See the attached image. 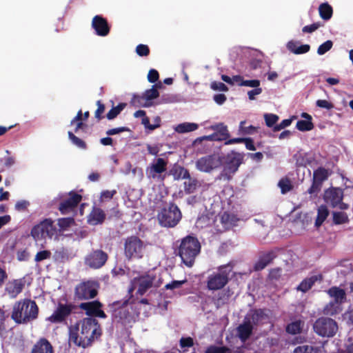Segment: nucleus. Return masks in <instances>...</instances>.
<instances>
[{
	"label": "nucleus",
	"instance_id": "obj_1",
	"mask_svg": "<svg viewBox=\"0 0 353 353\" xmlns=\"http://www.w3.org/2000/svg\"><path fill=\"white\" fill-rule=\"evenodd\" d=\"M101 335V329L98 321L92 317L84 318L79 324L69 329V341L78 347L83 348Z\"/></svg>",
	"mask_w": 353,
	"mask_h": 353
},
{
	"label": "nucleus",
	"instance_id": "obj_2",
	"mask_svg": "<svg viewBox=\"0 0 353 353\" xmlns=\"http://www.w3.org/2000/svg\"><path fill=\"white\" fill-rule=\"evenodd\" d=\"M39 311V307L34 301L23 299L13 305L11 319L17 324H28L37 319Z\"/></svg>",
	"mask_w": 353,
	"mask_h": 353
},
{
	"label": "nucleus",
	"instance_id": "obj_3",
	"mask_svg": "<svg viewBox=\"0 0 353 353\" xmlns=\"http://www.w3.org/2000/svg\"><path fill=\"white\" fill-rule=\"evenodd\" d=\"M179 241L180 243L177 248L178 255L185 266L192 268L201 252V243L193 234L187 235Z\"/></svg>",
	"mask_w": 353,
	"mask_h": 353
},
{
	"label": "nucleus",
	"instance_id": "obj_4",
	"mask_svg": "<svg viewBox=\"0 0 353 353\" xmlns=\"http://www.w3.org/2000/svg\"><path fill=\"white\" fill-rule=\"evenodd\" d=\"M232 267L229 265H221L216 272L209 274L206 280V288L210 291L223 289L230 280V273Z\"/></svg>",
	"mask_w": 353,
	"mask_h": 353
},
{
	"label": "nucleus",
	"instance_id": "obj_5",
	"mask_svg": "<svg viewBox=\"0 0 353 353\" xmlns=\"http://www.w3.org/2000/svg\"><path fill=\"white\" fill-rule=\"evenodd\" d=\"M243 161L244 154L243 153L234 150L228 153L224 158L223 168L219 176V179L230 181Z\"/></svg>",
	"mask_w": 353,
	"mask_h": 353
},
{
	"label": "nucleus",
	"instance_id": "obj_6",
	"mask_svg": "<svg viewBox=\"0 0 353 353\" xmlns=\"http://www.w3.org/2000/svg\"><path fill=\"white\" fill-rule=\"evenodd\" d=\"M128 302L129 299L112 303L114 319L123 326L130 325L132 323L135 322L132 307L128 305Z\"/></svg>",
	"mask_w": 353,
	"mask_h": 353
},
{
	"label": "nucleus",
	"instance_id": "obj_7",
	"mask_svg": "<svg viewBox=\"0 0 353 353\" xmlns=\"http://www.w3.org/2000/svg\"><path fill=\"white\" fill-rule=\"evenodd\" d=\"M181 212L178 206L170 203L168 207H165L158 214V219L161 226L173 228L176 226L181 219Z\"/></svg>",
	"mask_w": 353,
	"mask_h": 353
},
{
	"label": "nucleus",
	"instance_id": "obj_8",
	"mask_svg": "<svg viewBox=\"0 0 353 353\" xmlns=\"http://www.w3.org/2000/svg\"><path fill=\"white\" fill-rule=\"evenodd\" d=\"M144 250V243L138 236H130L125 240L124 255L128 260L141 259Z\"/></svg>",
	"mask_w": 353,
	"mask_h": 353
},
{
	"label": "nucleus",
	"instance_id": "obj_9",
	"mask_svg": "<svg viewBox=\"0 0 353 353\" xmlns=\"http://www.w3.org/2000/svg\"><path fill=\"white\" fill-rule=\"evenodd\" d=\"M30 234L35 241L52 239L57 234V228L51 219H45L32 228Z\"/></svg>",
	"mask_w": 353,
	"mask_h": 353
},
{
	"label": "nucleus",
	"instance_id": "obj_10",
	"mask_svg": "<svg viewBox=\"0 0 353 353\" xmlns=\"http://www.w3.org/2000/svg\"><path fill=\"white\" fill-rule=\"evenodd\" d=\"M99 288V285L97 281H82L74 288V298L79 301L94 299L98 294Z\"/></svg>",
	"mask_w": 353,
	"mask_h": 353
},
{
	"label": "nucleus",
	"instance_id": "obj_11",
	"mask_svg": "<svg viewBox=\"0 0 353 353\" xmlns=\"http://www.w3.org/2000/svg\"><path fill=\"white\" fill-rule=\"evenodd\" d=\"M77 309V305L72 303L59 302L53 313L46 319V321L52 323H63Z\"/></svg>",
	"mask_w": 353,
	"mask_h": 353
},
{
	"label": "nucleus",
	"instance_id": "obj_12",
	"mask_svg": "<svg viewBox=\"0 0 353 353\" xmlns=\"http://www.w3.org/2000/svg\"><path fill=\"white\" fill-rule=\"evenodd\" d=\"M314 330L319 336L332 337L336 333V322L328 317L319 318L314 323Z\"/></svg>",
	"mask_w": 353,
	"mask_h": 353
},
{
	"label": "nucleus",
	"instance_id": "obj_13",
	"mask_svg": "<svg viewBox=\"0 0 353 353\" xmlns=\"http://www.w3.org/2000/svg\"><path fill=\"white\" fill-rule=\"evenodd\" d=\"M168 162L163 158H158L154 163L146 168L145 173L148 179L163 182L165 175H163L167 170Z\"/></svg>",
	"mask_w": 353,
	"mask_h": 353
},
{
	"label": "nucleus",
	"instance_id": "obj_14",
	"mask_svg": "<svg viewBox=\"0 0 353 353\" xmlns=\"http://www.w3.org/2000/svg\"><path fill=\"white\" fill-rule=\"evenodd\" d=\"M108 259V254L102 250H94L86 255L84 259L85 264L91 269L102 268Z\"/></svg>",
	"mask_w": 353,
	"mask_h": 353
},
{
	"label": "nucleus",
	"instance_id": "obj_15",
	"mask_svg": "<svg viewBox=\"0 0 353 353\" xmlns=\"http://www.w3.org/2000/svg\"><path fill=\"white\" fill-rule=\"evenodd\" d=\"M221 163L220 157L215 154L206 155L197 159L196 168L203 172H210L217 168Z\"/></svg>",
	"mask_w": 353,
	"mask_h": 353
},
{
	"label": "nucleus",
	"instance_id": "obj_16",
	"mask_svg": "<svg viewBox=\"0 0 353 353\" xmlns=\"http://www.w3.org/2000/svg\"><path fill=\"white\" fill-rule=\"evenodd\" d=\"M82 196L75 192L71 191L69 197L62 201L59 206V210L62 214H66L72 212L81 201Z\"/></svg>",
	"mask_w": 353,
	"mask_h": 353
},
{
	"label": "nucleus",
	"instance_id": "obj_17",
	"mask_svg": "<svg viewBox=\"0 0 353 353\" xmlns=\"http://www.w3.org/2000/svg\"><path fill=\"white\" fill-rule=\"evenodd\" d=\"M159 92L156 85H152L151 89L146 90L143 95H134L132 103L137 106L149 107L151 105L150 101L158 98Z\"/></svg>",
	"mask_w": 353,
	"mask_h": 353
},
{
	"label": "nucleus",
	"instance_id": "obj_18",
	"mask_svg": "<svg viewBox=\"0 0 353 353\" xmlns=\"http://www.w3.org/2000/svg\"><path fill=\"white\" fill-rule=\"evenodd\" d=\"M102 307V303L99 301L81 303L79 305V308L84 310L86 315L105 319L106 314L101 310Z\"/></svg>",
	"mask_w": 353,
	"mask_h": 353
},
{
	"label": "nucleus",
	"instance_id": "obj_19",
	"mask_svg": "<svg viewBox=\"0 0 353 353\" xmlns=\"http://www.w3.org/2000/svg\"><path fill=\"white\" fill-rule=\"evenodd\" d=\"M343 190L340 188H330L327 189L323 195V199L326 203L336 208L343 201Z\"/></svg>",
	"mask_w": 353,
	"mask_h": 353
},
{
	"label": "nucleus",
	"instance_id": "obj_20",
	"mask_svg": "<svg viewBox=\"0 0 353 353\" xmlns=\"http://www.w3.org/2000/svg\"><path fill=\"white\" fill-rule=\"evenodd\" d=\"M92 28L97 35L100 37L107 36L110 31V27L107 19L101 15H96L92 20Z\"/></svg>",
	"mask_w": 353,
	"mask_h": 353
},
{
	"label": "nucleus",
	"instance_id": "obj_21",
	"mask_svg": "<svg viewBox=\"0 0 353 353\" xmlns=\"http://www.w3.org/2000/svg\"><path fill=\"white\" fill-rule=\"evenodd\" d=\"M154 280V277L148 274L134 278L133 283L138 285L137 293L141 296L143 295L150 288L152 287Z\"/></svg>",
	"mask_w": 353,
	"mask_h": 353
},
{
	"label": "nucleus",
	"instance_id": "obj_22",
	"mask_svg": "<svg viewBox=\"0 0 353 353\" xmlns=\"http://www.w3.org/2000/svg\"><path fill=\"white\" fill-rule=\"evenodd\" d=\"M237 336L242 342H245L252 335L253 325L250 319H245L243 323L240 324L237 328Z\"/></svg>",
	"mask_w": 353,
	"mask_h": 353
},
{
	"label": "nucleus",
	"instance_id": "obj_23",
	"mask_svg": "<svg viewBox=\"0 0 353 353\" xmlns=\"http://www.w3.org/2000/svg\"><path fill=\"white\" fill-rule=\"evenodd\" d=\"M276 254L274 251H269L261 255L258 261L255 263L254 269L255 271H261L263 270L268 265L271 263Z\"/></svg>",
	"mask_w": 353,
	"mask_h": 353
},
{
	"label": "nucleus",
	"instance_id": "obj_24",
	"mask_svg": "<svg viewBox=\"0 0 353 353\" xmlns=\"http://www.w3.org/2000/svg\"><path fill=\"white\" fill-rule=\"evenodd\" d=\"M105 219L104 211L97 207H93L90 213L88 216V222L92 225L102 224Z\"/></svg>",
	"mask_w": 353,
	"mask_h": 353
},
{
	"label": "nucleus",
	"instance_id": "obj_25",
	"mask_svg": "<svg viewBox=\"0 0 353 353\" xmlns=\"http://www.w3.org/2000/svg\"><path fill=\"white\" fill-rule=\"evenodd\" d=\"M323 277L321 274L313 275L310 277L305 278L300 283V284L296 288V290L298 291H301L303 293H305L312 288V286L315 284L316 281L321 282L323 281Z\"/></svg>",
	"mask_w": 353,
	"mask_h": 353
},
{
	"label": "nucleus",
	"instance_id": "obj_26",
	"mask_svg": "<svg viewBox=\"0 0 353 353\" xmlns=\"http://www.w3.org/2000/svg\"><path fill=\"white\" fill-rule=\"evenodd\" d=\"M31 353H54V349L47 339L41 338L34 345Z\"/></svg>",
	"mask_w": 353,
	"mask_h": 353
},
{
	"label": "nucleus",
	"instance_id": "obj_27",
	"mask_svg": "<svg viewBox=\"0 0 353 353\" xmlns=\"http://www.w3.org/2000/svg\"><path fill=\"white\" fill-rule=\"evenodd\" d=\"M294 159L296 161L297 167H306L307 165H312L315 161V157L313 154L310 153L298 152L294 155Z\"/></svg>",
	"mask_w": 353,
	"mask_h": 353
},
{
	"label": "nucleus",
	"instance_id": "obj_28",
	"mask_svg": "<svg viewBox=\"0 0 353 353\" xmlns=\"http://www.w3.org/2000/svg\"><path fill=\"white\" fill-rule=\"evenodd\" d=\"M23 287L24 283L21 280H14L7 284L6 292L10 298L14 299L22 292Z\"/></svg>",
	"mask_w": 353,
	"mask_h": 353
},
{
	"label": "nucleus",
	"instance_id": "obj_29",
	"mask_svg": "<svg viewBox=\"0 0 353 353\" xmlns=\"http://www.w3.org/2000/svg\"><path fill=\"white\" fill-rule=\"evenodd\" d=\"M327 294L333 298L336 304H341L346 301V293L345 290L336 286H332L327 291Z\"/></svg>",
	"mask_w": 353,
	"mask_h": 353
},
{
	"label": "nucleus",
	"instance_id": "obj_30",
	"mask_svg": "<svg viewBox=\"0 0 353 353\" xmlns=\"http://www.w3.org/2000/svg\"><path fill=\"white\" fill-rule=\"evenodd\" d=\"M211 128L215 131L214 134L216 138H217V141H226L230 137L228 127L223 123L214 125L211 127Z\"/></svg>",
	"mask_w": 353,
	"mask_h": 353
},
{
	"label": "nucleus",
	"instance_id": "obj_31",
	"mask_svg": "<svg viewBox=\"0 0 353 353\" xmlns=\"http://www.w3.org/2000/svg\"><path fill=\"white\" fill-rule=\"evenodd\" d=\"M186 179L188 181H185L183 183V189L186 194H190L195 192L201 186L199 181L194 177H191L190 176V178H187Z\"/></svg>",
	"mask_w": 353,
	"mask_h": 353
},
{
	"label": "nucleus",
	"instance_id": "obj_32",
	"mask_svg": "<svg viewBox=\"0 0 353 353\" xmlns=\"http://www.w3.org/2000/svg\"><path fill=\"white\" fill-rule=\"evenodd\" d=\"M330 214V211L325 205H321L317 209V215L315 219L314 225L319 228L326 220Z\"/></svg>",
	"mask_w": 353,
	"mask_h": 353
},
{
	"label": "nucleus",
	"instance_id": "obj_33",
	"mask_svg": "<svg viewBox=\"0 0 353 353\" xmlns=\"http://www.w3.org/2000/svg\"><path fill=\"white\" fill-rule=\"evenodd\" d=\"M268 319L265 309H255L252 311L251 315V323L254 325H259L263 323V321Z\"/></svg>",
	"mask_w": 353,
	"mask_h": 353
},
{
	"label": "nucleus",
	"instance_id": "obj_34",
	"mask_svg": "<svg viewBox=\"0 0 353 353\" xmlns=\"http://www.w3.org/2000/svg\"><path fill=\"white\" fill-rule=\"evenodd\" d=\"M170 174L173 176L174 180H180L190 178V174L184 167L177 165L170 170Z\"/></svg>",
	"mask_w": 353,
	"mask_h": 353
},
{
	"label": "nucleus",
	"instance_id": "obj_35",
	"mask_svg": "<svg viewBox=\"0 0 353 353\" xmlns=\"http://www.w3.org/2000/svg\"><path fill=\"white\" fill-rule=\"evenodd\" d=\"M319 12L322 19L327 21L332 17L333 9L327 2H325L320 4L319 7Z\"/></svg>",
	"mask_w": 353,
	"mask_h": 353
},
{
	"label": "nucleus",
	"instance_id": "obj_36",
	"mask_svg": "<svg viewBox=\"0 0 353 353\" xmlns=\"http://www.w3.org/2000/svg\"><path fill=\"white\" fill-rule=\"evenodd\" d=\"M304 325V322L301 320H296L287 325L285 331L288 334L294 335L299 334L302 332Z\"/></svg>",
	"mask_w": 353,
	"mask_h": 353
},
{
	"label": "nucleus",
	"instance_id": "obj_37",
	"mask_svg": "<svg viewBox=\"0 0 353 353\" xmlns=\"http://www.w3.org/2000/svg\"><path fill=\"white\" fill-rule=\"evenodd\" d=\"M237 221L238 219L235 215L227 212H224L221 216V222L225 228H229L230 227L234 225Z\"/></svg>",
	"mask_w": 353,
	"mask_h": 353
},
{
	"label": "nucleus",
	"instance_id": "obj_38",
	"mask_svg": "<svg viewBox=\"0 0 353 353\" xmlns=\"http://www.w3.org/2000/svg\"><path fill=\"white\" fill-rule=\"evenodd\" d=\"M199 128L198 124L194 123H180L175 128V131L178 133H186L193 132Z\"/></svg>",
	"mask_w": 353,
	"mask_h": 353
},
{
	"label": "nucleus",
	"instance_id": "obj_39",
	"mask_svg": "<svg viewBox=\"0 0 353 353\" xmlns=\"http://www.w3.org/2000/svg\"><path fill=\"white\" fill-rule=\"evenodd\" d=\"M332 220L334 225L345 224L350 221L347 214L344 212H333Z\"/></svg>",
	"mask_w": 353,
	"mask_h": 353
},
{
	"label": "nucleus",
	"instance_id": "obj_40",
	"mask_svg": "<svg viewBox=\"0 0 353 353\" xmlns=\"http://www.w3.org/2000/svg\"><path fill=\"white\" fill-rule=\"evenodd\" d=\"M327 177V170L324 168L320 167L314 171L312 179L323 184V182L325 181Z\"/></svg>",
	"mask_w": 353,
	"mask_h": 353
},
{
	"label": "nucleus",
	"instance_id": "obj_41",
	"mask_svg": "<svg viewBox=\"0 0 353 353\" xmlns=\"http://www.w3.org/2000/svg\"><path fill=\"white\" fill-rule=\"evenodd\" d=\"M125 103H121L117 106L113 107L106 114V117L108 120H112L115 119L121 112L125 108Z\"/></svg>",
	"mask_w": 353,
	"mask_h": 353
},
{
	"label": "nucleus",
	"instance_id": "obj_42",
	"mask_svg": "<svg viewBox=\"0 0 353 353\" xmlns=\"http://www.w3.org/2000/svg\"><path fill=\"white\" fill-rule=\"evenodd\" d=\"M155 122L156 123L154 124H150V119L147 116H145L144 118H142L141 121V123L145 126V128L151 131L161 126V118L159 117H157L155 118Z\"/></svg>",
	"mask_w": 353,
	"mask_h": 353
},
{
	"label": "nucleus",
	"instance_id": "obj_43",
	"mask_svg": "<svg viewBox=\"0 0 353 353\" xmlns=\"http://www.w3.org/2000/svg\"><path fill=\"white\" fill-rule=\"evenodd\" d=\"M296 128L301 131H310L314 128V124L312 121L299 120L296 125Z\"/></svg>",
	"mask_w": 353,
	"mask_h": 353
},
{
	"label": "nucleus",
	"instance_id": "obj_44",
	"mask_svg": "<svg viewBox=\"0 0 353 353\" xmlns=\"http://www.w3.org/2000/svg\"><path fill=\"white\" fill-rule=\"evenodd\" d=\"M68 137L71 142L75 145L77 147L81 148V149H86L87 145L84 141L81 139L80 138L75 136L72 132L69 131L68 133Z\"/></svg>",
	"mask_w": 353,
	"mask_h": 353
},
{
	"label": "nucleus",
	"instance_id": "obj_45",
	"mask_svg": "<svg viewBox=\"0 0 353 353\" xmlns=\"http://www.w3.org/2000/svg\"><path fill=\"white\" fill-rule=\"evenodd\" d=\"M265 125L269 128H273L279 119L278 115L274 114L267 113L264 114Z\"/></svg>",
	"mask_w": 353,
	"mask_h": 353
},
{
	"label": "nucleus",
	"instance_id": "obj_46",
	"mask_svg": "<svg viewBox=\"0 0 353 353\" xmlns=\"http://www.w3.org/2000/svg\"><path fill=\"white\" fill-rule=\"evenodd\" d=\"M293 353H318V349L312 345H303L296 347Z\"/></svg>",
	"mask_w": 353,
	"mask_h": 353
},
{
	"label": "nucleus",
	"instance_id": "obj_47",
	"mask_svg": "<svg viewBox=\"0 0 353 353\" xmlns=\"http://www.w3.org/2000/svg\"><path fill=\"white\" fill-rule=\"evenodd\" d=\"M245 121H242L239 124V132L243 134H252L256 131V128L254 125L245 126Z\"/></svg>",
	"mask_w": 353,
	"mask_h": 353
},
{
	"label": "nucleus",
	"instance_id": "obj_48",
	"mask_svg": "<svg viewBox=\"0 0 353 353\" xmlns=\"http://www.w3.org/2000/svg\"><path fill=\"white\" fill-rule=\"evenodd\" d=\"M323 313L325 315L334 316L338 313V308L336 304L333 302H330L325 305L323 309Z\"/></svg>",
	"mask_w": 353,
	"mask_h": 353
},
{
	"label": "nucleus",
	"instance_id": "obj_49",
	"mask_svg": "<svg viewBox=\"0 0 353 353\" xmlns=\"http://www.w3.org/2000/svg\"><path fill=\"white\" fill-rule=\"evenodd\" d=\"M333 46V42L331 40H327L321 45H320L317 49V53L319 55H323L328 52Z\"/></svg>",
	"mask_w": 353,
	"mask_h": 353
},
{
	"label": "nucleus",
	"instance_id": "obj_50",
	"mask_svg": "<svg viewBox=\"0 0 353 353\" xmlns=\"http://www.w3.org/2000/svg\"><path fill=\"white\" fill-rule=\"evenodd\" d=\"M97 109L96 110V111L94 112V117L98 121H100L103 118H104V117L103 116V114L105 112V105L100 100L97 101Z\"/></svg>",
	"mask_w": 353,
	"mask_h": 353
},
{
	"label": "nucleus",
	"instance_id": "obj_51",
	"mask_svg": "<svg viewBox=\"0 0 353 353\" xmlns=\"http://www.w3.org/2000/svg\"><path fill=\"white\" fill-rule=\"evenodd\" d=\"M73 223L74 219L70 217L61 218L58 219V225L62 230H64L70 227Z\"/></svg>",
	"mask_w": 353,
	"mask_h": 353
},
{
	"label": "nucleus",
	"instance_id": "obj_52",
	"mask_svg": "<svg viewBox=\"0 0 353 353\" xmlns=\"http://www.w3.org/2000/svg\"><path fill=\"white\" fill-rule=\"evenodd\" d=\"M51 252L50 250H42L37 253L34 257L36 262H41L46 259H49L51 257Z\"/></svg>",
	"mask_w": 353,
	"mask_h": 353
},
{
	"label": "nucleus",
	"instance_id": "obj_53",
	"mask_svg": "<svg viewBox=\"0 0 353 353\" xmlns=\"http://www.w3.org/2000/svg\"><path fill=\"white\" fill-rule=\"evenodd\" d=\"M136 53L140 57H147L150 54V48L147 45L139 44L136 47Z\"/></svg>",
	"mask_w": 353,
	"mask_h": 353
},
{
	"label": "nucleus",
	"instance_id": "obj_54",
	"mask_svg": "<svg viewBox=\"0 0 353 353\" xmlns=\"http://www.w3.org/2000/svg\"><path fill=\"white\" fill-rule=\"evenodd\" d=\"M322 183L317 182L312 179V183L310 188L307 190V192L310 194H314L315 196L321 191L322 188Z\"/></svg>",
	"mask_w": 353,
	"mask_h": 353
},
{
	"label": "nucleus",
	"instance_id": "obj_55",
	"mask_svg": "<svg viewBox=\"0 0 353 353\" xmlns=\"http://www.w3.org/2000/svg\"><path fill=\"white\" fill-rule=\"evenodd\" d=\"M279 186L281 188V191L282 194H285L288 192L290 191L292 189V185H291L289 180H281L279 182Z\"/></svg>",
	"mask_w": 353,
	"mask_h": 353
},
{
	"label": "nucleus",
	"instance_id": "obj_56",
	"mask_svg": "<svg viewBox=\"0 0 353 353\" xmlns=\"http://www.w3.org/2000/svg\"><path fill=\"white\" fill-rule=\"evenodd\" d=\"M316 105L321 108H324L327 110H332L334 108V104L325 99H319L316 101Z\"/></svg>",
	"mask_w": 353,
	"mask_h": 353
},
{
	"label": "nucleus",
	"instance_id": "obj_57",
	"mask_svg": "<svg viewBox=\"0 0 353 353\" xmlns=\"http://www.w3.org/2000/svg\"><path fill=\"white\" fill-rule=\"evenodd\" d=\"M227 350L226 346L210 345L205 350V353H225Z\"/></svg>",
	"mask_w": 353,
	"mask_h": 353
},
{
	"label": "nucleus",
	"instance_id": "obj_58",
	"mask_svg": "<svg viewBox=\"0 0 353 353\" xmlns=\"http://www.w3.org/2000/svg\"><path fill=\"white\" fill-rule=\"evenodd\" d=\"M181 348L191 347L194 345V340L192 337H182L179 341Z\"/></svg>",
	"mask_w": 353,
	"mask_h": 353
},
{
	"label": "nucleus",
	"instance_id": "obj_59",
	"mask_svg": "<svg viewBox=\"0 0 353 353\" xmlns=\"http://www.w3.org/2000/svg\"><path fill=\"white\" fill-rule=\"evenodd\" d=\"M187 282L186 279L182 281H172L165 285L166 290H174L180 288L185 283Z\"/></svg>",
	"mask_w": 353,
	"mask_h": 353
},
{
	"label": "nucleus",
	"instance_id": "obj_60",
	"mask_svg": "<svg viewBox=\"0 0 353 353\" xmlns=\"http://www.w3.org/2000/svg\"><path fill=\"white\" fill-rule=\"evenodd\" d=\"M30 257V253L27 248L23 250H19L17 252V259L19 261H28Z\"/></svg>",
	"mask_w": 353,
	"mask_h": 353
},
{
	"label": "nucleus",
	"instance_id": "obj_61",
	"mask_svg": "<svg viewBox=\"0 0 353 353\" xmlns=\"http://www.w3.org/2000/svg\"><path fill=\"white\" fill-rule=\"evenodd\" d=\"M210 88L213 90H219L223 92L228 91V86L222 82L219 81H213L210 84Z\"/></svg>",
	"mask_w": 353,
	"mask_h": 353
},
{
	"label": "nucleus",
	"instance_id": "obj_62",
	"mask_svg": "<svg viewBox=\"0 0 353 353\" xmlns=\"http://www.w3.org/2000/svg\"><path fill=\"white\" fill-rule=\"evenodd\" d=\"M282 269L281 268H272L269 272V279L272 280H278L281 276Z\"/></svg>",
	"mask_w": 353,
	"mask_h": 353
},
{
	"label": "nucleus",
	"instance_id": "obj_63",
	"mask_svg": "<svg viewBox=\"0 0 353 353\" xmlns=\"http://www.w3.org/2000/svg\"><path fill=\"white\" fill-rule=\"evenodd\" d=\"M159 78V74L155 69H150L148 74V81L150 83H155Z\"/></svg>",
	"mask_w": 353,
	"mask_h": 353
},
{
	"label": "nucleus",
	"instance_id": "obj_64",
	"mask_svg": "<svg viewBox=\"0 0 353 353\" xmlns=\"http://www.w3.org/2000/svg\"><path fill=\"white\" fill-rule=\"evenodd\" d=\"M292 119H287L283 120L279 124L276 125L274 126L273 131L274 132H279L281 130L290 125L292 123Z\"/></svg>",
	"mask_w": 353,
	"mask_h": 353
}]
</instances>
